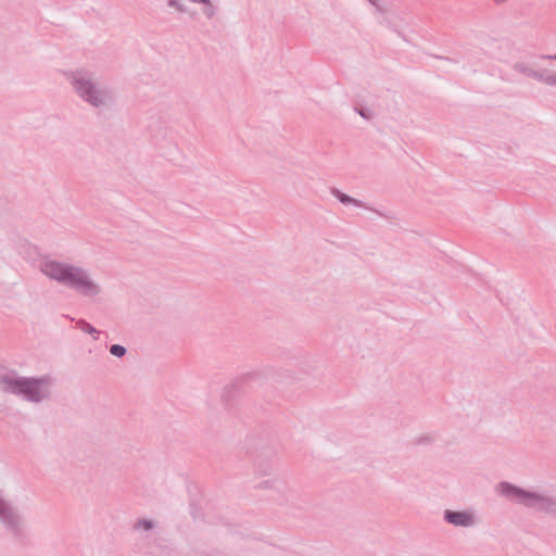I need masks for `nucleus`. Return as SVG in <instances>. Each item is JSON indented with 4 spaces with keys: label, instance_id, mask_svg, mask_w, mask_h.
<instances>
[{
    "label": "nucleus",
    "instance_id": "f257e3e1",
    "mask_svg": "<svg viewBox=\"0 0 556 556\" xmlns=\"http://www.w3.org/2000/svg\"><path fill=\"white\" fill-rule=\"evenodd\" d=\"M40 270L51 280L75 291L81 296L94 298L102 291L88 270L80 266L55 260H45L40 264Z\"/></svg>",
    "mask_w": 556,
    "mask_h": 556
},
{
    "label": "nucleus",
    "instance_id": "f03ea898",
    "mask_svg": "<svg viewBox=\"0 0 556 556\" xmlns=\"http://www.w3.org/2000/svg\"><path fill=\"white\" fill-rule=\"evenodd\" d=\"M51 378L49 376L21 377L12 370L0 374V389L3 393L20 396L31 403H40L50 397Z\"/></svg>",
    "mask_w": 556,
    "mask_h": 556
},
{
    "label": "nucleus",
    "instance_id": "9b49d317",
    "mask_svg": "<svg viewBox=\"0 0 556 556\" xmlns=\"http://www.w3.org/2000/svg\"><path fill=\"white\" fill-rule=\"evenodd\" d=\"M354 111L366 121L372 119L376 115L375 111L366 106L361 99L354 100Z\"/></svg>",
    "mask_w": 556,
    "mask_h": 556
},
{
    "label": "nucleus",
    "instance_id": "ddd939ff",
    "mask_svg": "<svg viewBox=\"0 0 556 556\" xmlns=\"http://www.w3.org/2000/svg\"><path fill=\"white\" fill-rule=\"evenodd\" d=\"M76 327L78 329H80L81 331L92 336V338L94 340H98L99 338V334L101 333V331H99L97 328H94L91 324H89L87 320L85 319H78L76 321Z\"/></svg>",
    "mask_w": 556,
    "mask_h": 556
},
{
    "label": "nucleus",
    "instance_id": "4468645a",
    "mask_svg": "<svg viewBox=\"0 0 556 556\" xmlns=\"http://www.w3.org/2000/svg\"><path fill=\"white\" fill-rule=\"evenodd\" d=\"M154 527H155V522L152 519H147V518H139L134 523L135 530H143L146 532L153 530Z\"/></svg>",
    "mask_w": 556,
    "mask_h": 556
},
{
    "label": "nucleus",
    "instance_id": "1a4fd4ad",
    "mask_svg": "<svg viewBox=\"0 0 556 556\" xmlns=\"http://www.w3.org/2000/svg\"><path fill=\"white\" fill-rule=\"evenodd\" d=\"M443 520L455 527L469 528L475 525V516L468 510L445 509L443 511Z\"/></svg>",
    "mask_w": 556,
    "mask_h": 556
},
{
    "label": "nucleus",
    "instance_id": "412c9836",
    "mask_svg": "<svg viewBox=\"0 0 556 556\" xmlns=\"http://www.w3.org/2000/svg\"><path fill=\"white\" fill-rule=\"evenodd\" d=\"M254 452H255V450H254V448H252V446H250V445H249V446L247 447V453H248V454H251V455H252Z\"/></svg>",
    "mask_w": 556,
    "mask_h": 556
},
{
    "label": "nucleus",
    "instance_id": "20e7f679",
    "mask_svg": "<svg viewBox=\"0 0 556 556\" xmlns=\"http://www.w3.org/2000/svg\"><path fill=\"white\" fill-rule=\"evenodd\" d=\"M277 370L271 366H265L253 371L245 372L224 387L220 400L226 409H231L238 397L249 390L257 389L266 382L276 381Z\"/></svg>",
    "mask_w": 556,
    "mask_h": 556
},
{
    "label": "nucleus",
    "instance_id": "dca6fc26",
    "mask_svg": "<svg viewBox=\"0 0 556 556\" xmlns=\"http://www.w3.org/2000/svg\"><path fill=\"white\" fill-rule=\"evenodd\" d=\"M109 350L113 356L118 358H122L127 353V349L122 344H112Z\"/></svg>",
    "mask_w": 556,
    "mask_h": 556
},
{
    "label": "nucleus",
    "instance_id": "7ed1b4c3",
    "mask_svg": "<svg viewBox=\"0 0 556 556\" xmlns=\"http://www.w3.org/2000/svg\"><path fill=\"white\" fill-rule=\"evenodd\" d=\"M497 495L507 501L535 509L556 518V495L544 494L538 491L523 489L509 481H501L495 485Z\"/></svg>",
    "mask_w": 556,
    "mask_h": 556
},
{
    "label": "nucleus",
    "instance_id": "39448f33",
    "mask_svg": "<svg viewBox=\"0 0 556 556\" xmlns=\"http://www.w3.org/2000/svg\"><path fill=\"white\" fill-rule=\"evenodd\" d=\"M71 84L79 98L94 108L104 106L110 100L108 90L99 88L87 71L71 73Z\"/></svg>",
    "mask_w": 556,
    "mask_h": 556
},
{
    "label": "nucleus",
    "instance_id": "4be33fe9",
    "mask_svg": "<svg viewBox=\"0 0 556 556\" xmlns=\"http://www.w3.org/2000/svg\"><path fill=\"white\" fill-rule=\"evenodd\" d=\"M543 59L556 60V53L554 55H544Z\"/></svg>",
    "mask_w": 556,
    "mask_h": 556
},
{
    "label": "nucleus",
    "instance_id": "aec40b11",
    "mask_svg": "<svg viewBox=\"0 0 556 556\" xmlns=\"http://www.w3.org/2000/svg\"><path fill=\"white\" fill-rule=\"evenodd\" d=\"M370 4H372L374 7H376L377 9H379V4H378V1L379 0H367Z\"/></svg>",
    "mask_w": 556,
    "mask_h": 556
},
{
    "label": "nucleus",
    "instance_id": "2eb2a0df",
    "mask_svg": "<svg viewBox=\"0 0 556 556\" xmlns=\"http://www.w3.org/2000/svg\"><path fill=\"white\" fill-rule=\"evenodd\" d=\"M542 72V78L538 79V81H542L548 86H555L556 87V74H552L548 71L544 70Z\"/></svg>",
    "mask_w": 556,
    "mask_h": 556
},
{
    "label": "nucleus",
    "instance_id": "6e6552de",
    "mask_svg": "<svg viewBox=\"0 0 556 556\" xmlns=\"http://www.w3.org/2000/svg\"><path fill=\"white\" fill-rule=\"evenodd\" d=\"M143 544L147 553L152 556H175V551L168 540L159 535H146Z\"/></svg>",
    "mask_w": 556,
    "mask_h": 556
},
{
    "label": "nucleus",
    "instance_id": "0eeeda50",
    "mask_svg": "<svg viewBox=\"0 0 556 556\" xmlns=\"http://www.w3.org/2000/svg\"><path fill=\"white\" fill-rule=\"evenodd\" d=\"M255 489L263 492L260 496L278 505L288 502L287 483L279 478L263 480L255 484Z\"/></svg>",
    "mask_w": 556,
    "mask_h": 556
},
{
    "label": "nucleus",
    "instance_id": "f3484780",
    "mask_svg": "<svg viewBox=\"0 0 556 556\" xmlns=\"http://www.w3.org/2000/svg\"><path fill=\"white\" fill-rule=\"evenodd\" d=\"M167 5L169 8H176L179 12H187V8L179 2V0H167Z\"/></svg>",
    "mask_w": 556,
    "mask_h": 556
},
{
    "label": "nucleus",
    "instance_id": "a211bd4d",
    "mask_svg": "<svg viewBox=\"0 0 556 556\" xmlns=\"http://www.w3.org/2000/svg\"><path fill=\"white\" fill-rule=\"evenodd\" d=\"M203 14L207 18H212L215 14V8L213 7L212 2L210 1V4H205L203 9Z\"/></svg>",
    "mask_w": 556,
    "mask_h": 556
},
{
    "label": "nucleus",
    "instance_id": "6ab92c4d",
    "mask_svg": "<svg viewBox=\"0 0 556 556\" xmlns=\"http://www.w3.org/2000/svg\"><path fill=\"white\" fill-rule=\"evenodd\" d=\"M255 466H256L257 470H258L260 472L264 473V475H266V473H267V469L269 468V464H265V465H263V463H262V462H260V463H255Z\"/></svg>",
    "mask_w": 556,
    "mask_h": 556
},
{
    "label": "nucleus",
    "instance_id": "423d86ee",
    "mask_svg": "<svg viewBox=\"0 0 556 556\" xmlns=\"http://www.w3.org/2000/svg\"><path fill=\"white\" fill-rule=\"evenodd\" d=\"M0 522L9 531L13 539L22 546L30 543L29 536L24 527L23 517L12 505L0 496Z\"/></svg>",
    "mask_w": 556,
    "mask_h": 556
},
{
    "label": "nucleus",
    "instance_id": "f8f14e48",
    "mask_svg": "<svg viewBox=\"0 0 556 556\" xmlns=\"http://www.w3.org/2000/svg\"><path fill=\"white\" fill-rule=\"evenodd\" d=\"M514 70L519 72V73H522L535 80L538 79H541L542 78V72L539 71V70H534L532 68L531 66H529L528 64L526 63H522V62H519V63H516L514 65Z\"/></svg>",
    "mask_w": 556,
    "mask_h": 556
},
{
    "label": "nucleus",
    "instance_id": "9d476101",
    "mask_svg": "<svg viewBox=\"0 0 556 556\" xmlns=\"http://www.w3.org/2000/svg\"><path fill=\"white\" fill-rule=\"evenodd\" d=\"M330 193L342 204L344 205H354L356 207H363V208H366V210H370V207H368V205L358 200V199H355L344 192H342L341 190H339L338 188H330Z\"/></svg>",
    "mask_w": 556,
    "mask_h": 556
}]
</instances>
